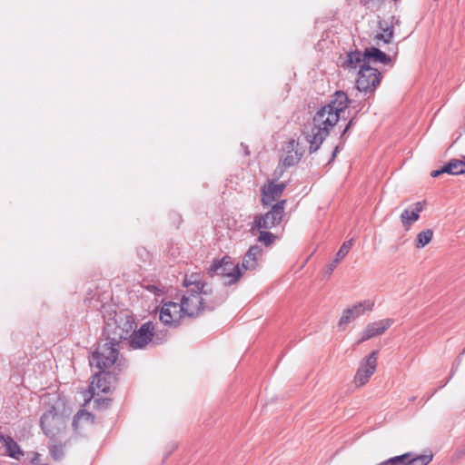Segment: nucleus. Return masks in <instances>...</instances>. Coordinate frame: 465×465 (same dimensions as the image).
I'll use <instances>...</instances> for the list:
<instances>
[{
    "label": "nucleus",
    "mask_w": 465,
    "mask_h": 465,
    "mask_svg": "<svg viewBox=\"0 0 465 465\" xmlns=\"http://www.w3.org/2000/svg\"><path fill=\"white\" fill-rule=\"evenodd\" d=\"M349 98L344 91H335L330 97L327 104L322 106L312 117V125L303 131L306 142L309 143V153H316L324 140L329 136L330 130L340 120L341 113L350 106L357 109L359 104Z\"/></svg>",
    "instance_id": "nucleus-1"
},
{
    "label": "nucleus",
    "mask_w": 465,
    "mask_h": 465,
    "mask_svg": "<svg viewBox=\"0 0 465 465\" xmlns=\"http://www.w3.org/2000/svg\"><path fill=\"white\" fill-rule=\"evenodd\" d=\"M226 295L215 292L211 285H201L197 290L188 289L180 303L187 317L196 318L205 312H213L222 305Z\"/></svg>",
    "instance_id": "nucleus-2"
},
{
    "label": "nucleus",
    "mask_w": 465,
    "mask_h": 465,
    "mask_svg": "<svg viewBox=\"0 0 465 465\" xmlns=\"http://www.w3.org/2000/svg\"><path fill=\"white\" fill-rule=\"evenodd\" d=\"M135 327V322L128 315L115 314L108 319L104 327V339L101 341L109 343L112 347L123 348V344H128V340Z\"/></svg>",
    "instance_id": "nucleus-3"
},
{
    "label": "nucleus",
    "mask_w": 465,
    "mask_h": 465,
    "mask_svg": "<svg viewBox=\"0 0 465 465\" xmlns=\"http://www.w3.org/2000/svg\"><path fill=\"white\" fill-rule=\"evenodd\" d=\"M119 348L112 347L101 341L89 360L91 367L98 371L121 372L126 364L119 358Z\"/></svg>",
    "instance_id": "nucleus-4"
},
{
    "label": "nucleus",
    "mask_w": 465,
    "mask_h": 465,
    "mask_svg": "<svg viewBox=\"0 0 465 465\" xmlns=\"http://www.w3.org/2000/svg\"><path fill=\"white\" fill-rule=\"evenodd\" d=\"M40 426L44 433L51 439L49 451L54 460H60L64 457V444L57 440L55 436L60 433L61 426L64 429L63 419L54 411L45 412L40 419Z\"/></svg>",
    "instance_id": "nucleus-5"
},
{
    "label": "nucleus",
    "mask_w": 465,
    "mask_h": 465,
    "mask_svg": "<svg viewBox=\"0 0 465 465\" xmlns=\"http://www.w3.org/2000/svg\"><path fill=\"white\" fill-rule=\"evenodd\" d=\"M258 263H213L210 272L220 276L224 286L237 282L243 272L255 270Z\"/></svg>",
    "instance_id": "nucleus-6"
},
{
    "label": "nucleus",
    "mask_w": 465,
    "mask_h": 465,
    "mask_svg": "<svg viewBox=\"0 0 465 465\" xmlns=\"http://www.w3.org/2000/svg\"><path fill=\"white\" fill-rule=\"evenodd\" d=\"M381 78V73L378 69L371 65L361 64L355 86L359 92L363 93L367 96L366 100H369L374 95V92L380 85Z\"/></svg>",
    "instance_id": "nucleus-7"
},
{
    "label": "nucleus",
    "mask_w": 465,
    "mask_h": 465,
    "mask_svg": "<svg viewBox=\"0 0 465 465\" xmlns=\"http://www.w3.org/2000/svg\"><path fill=\"white\" fill-rule=\"evenodd\" d=\"M286 203V200H280L270 205L271 209L266 213L255 215L252 229L269 230L280 225L284 215Z\"/></svg>",
    "instance_id": "nucleus-8"
},
{
    "label": "nucleus",
    "mask_w": 465,
    "mask_h": 465,
    "mask_svg": "<svg viewBox=\"0 0 465 465\" xmlns=\"http://www.w3.org/2000/svg\"><path fill=\"white\" fill-rule=\"evenodd\" d=\"M185 313L183 308L180 302H165L160 311L159 318L160 321L168 326L177 327L180 325L182 318Z\"/></svg>",
    "instance_id": "nucleus-9"
},
{
    "label": "nucleus",
    "mask_w": 465,
    "mask_h": 465,
    "mask_svg": "<svg viewBox=\"0 0 465 465\" xmlns=\"http://www.w3.org/2000/svg\"><path fill=\"white\" fill-rule=\"evenodd\" d=\"M154 325L153 322H148L141 325V327L135 331L133 329V332L128 340V345L133 349H143L150 341H153Z\"/></svg>",
    "instance_id": "nucleus-10"
},
{
    "label": "nucleus",
    "mask_w": 465,
    "mask_h": 465,
    "mask_svg": "<svg viewBox=\"0 0 465 465\" xmlns=\"http://www.w3.org/2000/svg\"><path fill=\"white\" fill-rule=\"evenodd\" d=\"M378 351H371L361 361L360 367L354 376V382L358 386L366 384L377 368Z\"/></svg>",
    "instance_id": "nucleus-11"
},
{
    "label": "nucleus",
    "mask_w": 465,
    "mask_h": 465,
    "mask_svg": "<svg viewBox=\"0 0 465 465\" xmlns=\"http://www.w3.org/2000/svg\"><path fill=\"white\" fill-rule=\"evenodd\" d=\"M118 371H98L93 376L90 388L94 391L95 389L102 392H108L117 383Z\"/></svg>",
    "instance_id": "nucleus-12"
},
{
    "label": "nucleus",
    "mask_w": 465,
    "mask_h": 465,
    "mask_svg": "<svg viewBox=\"0 0 465 465\" xmlns=\"http://www.w3.org/2000/svg\"><path fill=\"white\" fill-rule=\"evenodd\" d=\"M285 183H275L274 181H268L261 189V203L265 208L272 204L281 197L286 188Z\"/></svg>",
    "instance_id": "nucleus-13"
},
{
    "label": "nucleus",
    "mask_w": 465,
    "mask_h": 465,
    "mask_svg": "<svg viewBox=\"0 0 465 465\" xmlns=\"http://www.w3.org/2000/svg\"><path fill=\"white\" fill-rule=\"evenodd\" d=\"M374 303L370 300L359 302L352 307H349L343 311L342 316L339 321V326H344L351 321L363 314L364 311H371Z\"/></svg>",
    "instance_id": "nucleus-14"
},
{
    "label": "nucleus",
    "mask_w": 465,
    "mask_h": 465,
    "mask_svg": "<svg viewBox=\"0 0 465 465\" xmlns=\"http://www.w3.org/2000/svg\"><path fill=\"white\" fill-rule=\"evenodd\" d=\"M392 322L393 321L391 319H384L368 324L362 331L361 341H365L375 336L381 335L391 327Z\"/></svg>",
    "instance_id": "nucleus-15"
},
{
    "label": "nucleus",
    "mask_w": 465,
    "mask_h": 465,
    "mask_svg": "<svg viewBox=\"0 0 465 465\" xmlns=\"http://www.w3.org/2000/svg\"><path fill=\"white\" fill-rule=\"evenodd\" d=\"M298 142L295 141L294 139H292L290 142H289V144H288V151H287V153L284 157H282L280 161V163L282 164L283 167L285 168H289V167H292L293 165H295L296 163H298L302 158V156L303 155V153L304 151L303 150H299L298 149Z\"/></svg>",
    "instance_id": "nucleus-16"
},
{
    "label": "nucleus",
    "mask_w": 465,
    "mask_h": 465,
    "mask_svg": "<svg viewBox=\"0 0 465 465\" xmlns=\"http://www.w3.org/2000/svg\"><path fill=\"white\" fill-rule=\"evenodd\" d=\"M425 202H417L412 210L405 209L401 214V222L406 228L411 226L420 218V213L423 211Z\"/></svg>",
    "instance_id": "nucleus-17"
},
{
    "label": "nucleus",
    "mask_w": 465,
    "mask_h": 465,
    "mask_svg": "<svg viewBox=\"0 0 465 465\" xmlns=\"http://www.w3.org/2000/svg\"><path fill=\"white\" fill-rule=\"evenodd\" d=\"M0 442L5 447V452L9 457L20 460L24 455L20 446L11 436L0 433Z\"/></svg>",
    "instance_id": "nucleus-18"
},
{
    "label": "nucleus",
    "mask_w": 465,
    "mask_h": 465,
    "mask_svg": "<svg viewBox=\"0 0 465 465\" xmlns=\"http://www.w3.org/2000/svg\"><path fill=\"white\" fill-rule=\"evenodd\" d=\"M364 57L366 59V65H370L371 61L383 64H390L391 61L390 55L374 46L364 49Z\"/></svg>",
    "instance_id": "nucleus-19"
},
{
    "label": "nucleus",
    "mask_w": 465,
    "mask_h": 465,
    "mask_svg": "<svg viewBox=\"0 0 465 465\" xmlns=\"http://www.w3.org/2000/svg\"><path fill=\"white\" fill-rule=\"evenodd\" d=\"M378 27L381 33L375 35V40L382 41L384 44H391L394 35V29L392 22L389 23L386 20H380L378 22Z\"/></svg>",
    "instance_id": "nucleus-20"
},
{
    "label": "nucleus",
    "mask_w": 465,
    "mask_h": 465,
    "mask_svg": "<svg viewBox=\"0 0 465 465\" xmlns=\"http://www.w3.org/2000/svg\"><path fill=\"white\" fill-rule=\"evenodd\" d=\"M366 64V59L364 57V52L361 53L359 50L351 51L348 53L347 57L341 66L343 68H357L358 64Z\"/></svg>",
    "instance_id": "nucleus-21"
},
{
    "label": "nucleus",
    "mask_w": 465,
    "mask_h": 465,
    "mask_svg": "<svg viewBox=\"0 0 465 465\" xmlns=\"http://www.w3.org/2000/svg\"><path fill=\"white\" fill-rule=\"evenodd\" d=\"M445 173L459 175L465 173V156L463 159H452L443 166Z\"/></svg>",
    "instance_id": "nucleus-22"
},
{
    "label": "nucleus",
    "mask_w": 465,
    "mask_h": 465,
    "mask_svg": "<svg viewBox=\"0 0 465 465\" xmlns=\"http://www.w3.org/2000/svg\"><path fill=\"white\" fill-rule=\"evenodd\" d=\"M355 119H356L355 115L353 117H351L349 120V122L347 123L343 131L341 132V134L340 135V143L334 147L330 162L334 160V158L337 156V153H339L340 149L342 148L343 144L345 143V135L349 132V130L355 124Z\"/></svg>",
    "instance_id": "nucleus-23"
},
{
    "label": "nucleus",
    "mask_w": 465,
    "mask_h": 465,
    "mask_svg": "<svg viewBox=\"0 0 465 465\" xmlns=\"http://www.w3.org/2000/svg\"><path fill=\"white\" fill-rule=\"evenodd\" d=\"M409 453L407 465H428L432 460V454L414 455L412 452Z\"/></svg>",
    "instance_id": "nucleus-24"
},
{
    "label": "nucleus",
    "mask_w": 465,
    "mask_h": 465,
    "mask_svg": "<svg viewBox=\"0 0 465 465\" xmlns=\"http://www.w3.org/2000/svg\"><path fill=\"white\" fill-rule=\"evenodd\" d=\"M183 284L189 289L197 290V287L201 285H210L207 282L201 281L200 275L198 273H193L190 276H185L183 280Z\"/></svg>",
    "instance_id": "nucleus-25"
},
{
    "label": "nucleus",
    "mask_w": 465,
    "mask_h": 465,
    "mask_svg": "<svg viewBox=\"0 0 465 465\" xmlns=\"http://www.w3.org/2000/svg\"><path fill=\"white\" fill-rule=\"evenodd\" d=\"M433 231L431 229H426L418 233L416 238V246L419 248L427 245L432 239Z\"/></svg>",
    "instance_id": "nucleus-26"
},
{
    "label": "nucleus",
    "mask_w": 465,
    "mask_h": 465,
    "mask_svg": "<svg viewBox=\"0 0 465 465\" xmlns=\"http://www.w3.org/2000/svg\"><path fill=\"white\" fill-rule=\"evenodd\" d=\"M408 458H410V453H403L383 460L377 465H407Z\"/></svg>",
    "instance_id": "nucleus-27"
},
{
    "label": "nucleus",
    "mask_w": 465,
    "mask_h": 465,
    "mask_svg": "<svg viewBox=\"0 0 465 465\" xmlns=\"http://www.w3.org/2000/svg\"><path fill=\"white\" fill-rule=\"evenodd\" d=\"M262 252V250L260 246H251L245 255V258L248 259L246 262H256L261 257Z\"/></svg>",
    "instance_id": "nucleus-28"
},
{
    "label": "nucleus",
    "mask_w": 465,
    "mask_h": 465,
    "mask_svg": "<svg viewBox=\"0 0 465 465\" xmlns=\"http://www.w3.org/2000/svg\"><path fill=\"white\" fill-rule=\"evenodd\" d=\"M92 417L91 413L88 412V411H85L84 410H81L79 411L74 417L73 419V422H72V427L73 429L77 431L78 430V427H79V422L82 419H84L86 420H88L90 418Z\"/></svg>",
    "instance_id": "nucleus-29"
},
{
    "label": "nucleus",
    "mask_w": 465,
    "mask_h": 465,
    "mask_svg": "<svg viewBox=\"0 0 465 465\" xmlns=\"http://www.w3.org/2000/svg\"><path fill=\"white\" fill-rule=\"evenodd\" d=\"M351 246V241L344 242L343 244L341 246L340 250L338 251V252L336 253V257L333 260V262H340L341 260L344 259Z\"/></svg>",
    "instance_id": "nucleus-30"
},
{
    "label": "nucleus",
    "mask_w": 465,
    "mask_h": 465,
    "mask_svg": "<svg viewBox=\"0 0 465 465\" xmlns=\"http://www.w3.org/2000/svg\"><path fill=\"white\" fill-rule=\"evenodd\" d=\"M258 239L261 242L268 246L273 242V241L276 239V236L270 232L261 231Z\"/></svg>",
    "instance_id": "nucleus-31"
},
{
    "label": "nucleus",
    "mask_w": 465,
    "mask_h": 465,
    "mask_svg": "<svg viewBox=\"0 0 465 465\" xmlns=\"http://www.w3.org/2000/svg\"><path fill=\"white\" fill-rule=\"evenodd\" d=\"M335 268H336V263L327 264L324 267V270L322 271V272H321V274H319V278L321 280H325V279L329 278L331 276V274L332 273V272L335 270Z\"/></svg>",
    "instance_id": "nucleus-32"
},
{
    "label": "nucleus",
    "mask_w": 465,
    "mask_h": 465,
    "mask_svg": "<svg viewBox=\"0 0 465 465\" xmlns=\"http://www.w3.org/2000/svg\"><path fill=\"white\" fill-rule=\"evenodd\" d=\"M464 455H465V449L462 446L460 448L457 449L454 453V457L457 460L461 459Z\"/></svg>",
    "instance_id": "nucleus-33"
},
{
    "label": "nucleus",
    "mask_w": 465,
    "mask_h": 465,
    "mask_svg": "<svg viewBox=\"0 0 465 465\" xmlns=\"http://www.w3.org/2000/svg\"><path fill=\"white\" fill-rule=\"evenodd\" d=\"M445 173V171H443V167L439 170H434L430 173V176L433 178L439 177L440 175Z\"/></svg>",
    "instance_id": "nucleus-34"
},
{
    "label": "nucleus",
    "mask_w": 465,
    "mask_h": 465,
    "mask_svg": "<svg viewBox=\"0 0 465 465\" xmlns=\"http://www.w3.org/2000/svg\"><path fill=\"white\" fill-rule=\"evenodd\" d=\"M457 368H458V365H457L456 367H453V368H452V371H451V373H450V377H449V378L447 379V381H445V382L440 386V388H441V387H444L447 383H449V381H450V379H451V378H452V376L454 375V373H455V371H456Z\"/></svg>",
    "instance_id": "nucleus-35"
},
{
    "label": "nucleus",
    "mask_w": 465,
    "mask_h": 465,
    "mask_svg": "<svg viewBox=\"0 0 465 465\" xmlns=\"http://www.w3.org/2000/svg\"><path fill=\"white\" fill-rule=\"evenodd\" d=\"M34 457L31 460L32 463H36L39 459V454L37 452L33 453Z\"/></svg>",
    "instance_id": "nucleus-36"
},
{
    "label": "nucleus",
    "mask_w": 465,
    "mask_h": 465,
    "mask_svg": "<svg viewBox=\"0 0 465 465\" xmlns=\"http://www.w3.org/2000/svg\"><path fill=\"white\" fill-rule=\"evenodd\" d=\"M278 169H279V167L274 171V173H273V175L276 177V179H278L281 176V174L282 173V172H283V170L281 169L279 173H278Z\"/></svg>",
    "instance_id": "nucleus-37"
},
{
    "label": "nucleus",
    "mask_w": 465,
    "mask_h": 465,
    "mask_svg": "<svg viewBox=\"0 0 465 465\" xmlns=\"http://www.w3.org/2000/svg\"><path fill=\"white\" fill-rule=\"evenodd\" d=\"M227 259H229V257L227 255L223 256V258L217 260V259H213V262H228Z\"/></svg>",
    "instance_id": "nucleus-38"
},
{
    "label": "nucleus",
    "mask_w": 465,
    "mask_h": 465,
    "mask_svg": "<svg viewBox=\"0 0 465 465\" xmlns=\"http://www.w3.org/2000/svg\"><path fill=\"white\" fill-rule=\"evenodd\" d=\"M244 152H245V154H246V155H249V154H250V152H249V150H248V147H247V146L245 147Z\"/></svg>",
    "instance_id": "nucleus-39"
},
{
    "label": "nucleus",
    "mask_w": 465,
    "mask_h": 465,
    "mask_svg": "<svg viewBox=\"0 0 465 465\" xmlns=\"http://www.w3.org/2000/svg\"><path fill=\"white\" fill-rule=\"evenodd\" d=\"M361 107H359V108L356 110L355 114H356L359 111H361Z\"/></svg>",
    "instance_id": "nucleus-40"
},
{
    "label": "nucleus",
    "mask_w": 465,
    "mask_h": 465,
    "mask_svg": "<svg viewBox=\"0 0 465 465\" xmlns=\"http://www.w3.org/2000/svg\"><path fill=\"white\" fill-rule=\"evenodd\" d=\"M462 447L465 449V441H464V444L462 445Z\"/></svg>",
    "instance_id": "nucleus-41"
}]
</instances>
